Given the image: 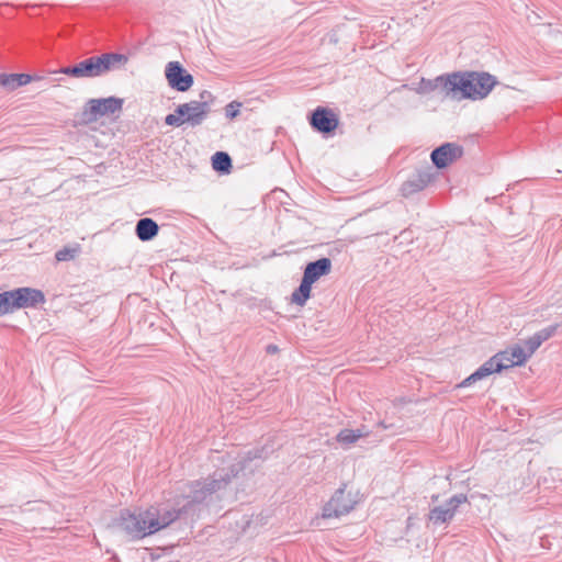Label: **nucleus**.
Instances as JSON below:
<instances>
[{
	"label": "nucleus",
	"instance_id": "f257e3e1",
	"mask_svg": "<svg viewBox=\"0 0 562 562\" xmlns=\"http://www.w3.org/2000/svg\"><path fill=\"white\" fill-rule=\"evenodd\" d=\"M237 474L236 471H218L210 477L188 484L189 491L183 494L187 499L179 508L168 506H150L145 510H122L115 525L132 539H143L167 528L181 515L194 510V506L204 503L213 494L224 490Z\"/></svg>",
	"mask_w": 562,
	"mask_h": 562
},
{
	"label": "nucleus",
	"instance_id": "f03ea898",
	"mask_svg": "<svg viewBox=\"0 0 562 562\" xmlns=\"http://www.w3.org/2000/svg\"><path fill=\"white\" fill-rule=\"evenodd\" d=\"M496 82L495 77L487 72H453L438 76L429 81V87L453 99L480 100L492 91Z\"/></svg>",
	"mask_w": 562,
	"mask_h": 562
},
{
	"label": "nucleus",
	"instance_id": "7ed1b4c3",
	"mask_svg": "<svg viewBox=\"0 0 562 562\" xmlns=\"http://www.w3.org/2000/svg\"><path fill=\"white\" fill-rule=\"evenodd\" d=\"M127 61L128 57L124 54L104 53L83 59L74 66L63 67L59 72L74 78H95L123 68Z\"/></svg>",
	"mask_w": 562,
	"mask_h": 562
},
{
	"label": "nucleus",
	"instance_id": "20e7f679",
	"mask_svg": "<svg viewBox=\"0 0 562 562\" xmlns=\"http://www.w3.org/2000/svg\"><path fill=\"white\" fill-rule=\"evenodd\" d=\"M527 359L528 355H525V349L516 345L504 351H499L490 358L476 371L464 379L458 386L465 387L479 380L491 375L492 373L501 372L504 369H508L515 366H521L527 361Z\"/></svg>",
	"mask_w": 562,
	"mask_h": 562
},
{
	"label": "nucleus",
	"instance_id": "39448f33",
	"mask_svg": "<svg viewBox=\"0 0 562 562\" xmlns=\"http://www.w3.org/2000/svg\"><path fill=\"white\" fill-rule=\"evenodd\" d=\"M123 108V99L116 97L90 99L82 111L87 122H94L99 117L120 112Z\"/></svg>",
	"mask_w": 562,
	"mask_h": 562
},
{
	"label": "nucleus",
	"instance_id": "423d86ee",
	"mask_svg": "<svg viewBox=\"0 0 562 562\" xmlns=\"http://www.w3.org/2000/svg\"><path fill=\"white\" fill-rule=\"evenodd\" d=\"M468 503V496L465 494H456L450 497L445 504L435 506L428 513V522L434 526H441L450 522L460 505Z\"/></svg>",
	"mask_w": 562,
	"mask_h": 562
},
{
	"label": "nucleus",
	"instance_id": "0eeeda50",
	"mask_svg": "<svg viewBox=\"0 0 562 562\" xmlns=\"http://www.w3.org/2000/svg\"><path fill=\"white\" fill-rule=\"evenodd\" d=\"M165 76L168 85L179 92L188 91L194 82L193 76L179 61H169L166 65Z\"/></svg>",
	"mask_w": 562,
	"mask_h": 562
},
{
	"label": "nucleus",
	"instance_id": "6e6552de",
	"mask_svg": "<svg viewBox=\"0 0 562 562\" xmlns=\"http://www.w3.org/2000/svg\"><path fill=\"white\" fill-rule=\"evenodd\" d=\"M310 124L315 131L323 134H329L337 128L339 120L333 110L317 106L312 112Z\"/></svg>",
	"mask_w": 562,
	"mask_h": 562
},
{
	"label": "nucleus",
	"instance_id": "1a4fd4ad",
	"mask_svg": "<svg viewBox=\"0 0 562 562\" xmlns=\"http://www.w3.org/2000/svg\"><path fill=\"white\" fill-rule=\"evenodd\" d=\"M355 503L345 495V486L339 487L323 508V517L331 518L348 514L353 509Z\"/></svg>",
	"mask_w": 562,
	"mask_h": 562
},
{
	"label": "nucleus",
	"instance_id": "9d476101",
	"mask_svg": "<svg viewBox=\"0 0 562 562\" xmlns=\"http://www.w3.org/2000/svg\"><path fill=\"white\" fill-rule=\"evenodd\" d=\"M176 112L184 114L186 122L191 126H198L203 123L210 112L207 102L190 101L179 104Z\"/></svg>",
	"mask_w": 562,
	"mask_h": 562
},
{
	"label": "nucleus",
	"instance_id": "9b49d317",
	"mask_svg": "<svg viewBox=\"0 0 562 562\" xmlns=\"http://www.w3.org/2000/svg\"><path fill=\"white\" fill-rule=\"evenodd\" d=\"M463 155V147L456 143H445L432 150L430 157L432 164L442 169L461 158Z\"/></svg>",
	"mask_w": 562,
	"mask_h": 562
},
{
	"label": "nucleus",
	"instance_id": "f8f14e48",
	"mask_svg": "<svg viewBox=\"0 0 562 562\" xmlns=\"http://www.w3.org/2000/svg\"><path fill=\"white\" fill-rule=\"evenodd\" d=\"M12 293L13 308L35 307L40 303H44L45 296L41 290L32 288H19L10 291Z\"/></svg>",
	"mask_w": 562,
	"mask_h": 562
},
{
	"label": "nucleus",
	"instance_id": "ddd939ff",
	"mask_svg": "<svg viewBox=\"0 0 562 562\" xmlns=\"http://www.w3.org/2000/svg\"><path fill=\"white\" fill-rule=\"evenodd\" d=\"M432 179L434 176L429 170L417 171V173L402 184V194L404 196H411L428 187Z\"/></svg>",
	"mask_w": 562,
	"mask_h": 562
},
{
	"label": "nucleus",
	"instance_id": "4468645a",
	"mask_svg": "<svg viewBox=\"0 0 562 562\" xmlns=\"http://www.w3.org/2000/svg\"><path fill=\"white\" fill-rule=\"evenodd\" d=\"M331 271V260L329 258H321L308 262L304 269L303 279L311 284L315 283L323 276L329 274Z\"/></svg>",
	"mask_w": 562,
	"mask_h": 562
},
{
	"label": "nucleus",
	"instance_id": "2eb2a0df",
	"mask_svg": "<svg viewBox=\"0 0 562 562\" xmlns=\"http://www.w3.org/2000/svg\"><path fill=\"white\" fill-rule=\"evenodd\" d=\"M159 232L158 224L149 217L138 220L135 227L136 236L142 241H149L154 239Z\"/></svg>",
	"mask_w": 562,
	"mask_h": 562
},
{
	"label": "nucleus",
	"instance_id": "dca6fc26",
	"mask_svg": "<svg viewBox=\"0 0 562 562\" xmlns=\"http://www.w3.org/2000/svg\"><path fill=\"white\" fill-rule=\"evenodd\" d=\"M32 77L27 74H0V87L7 91H13L22 86L30 83Z\"/></svg>",
	"mask_w": 562,
	"mask_h": 562
},
{
	"label": "nucleus",
	"instance_id": "f3484780",
	"mask_svg": "<svg viewBox=\"0 0 562 562\" xmlns=\"http://www.w3.org/2000/svg\"><path fill=\"white\" fill-rule=\"evenodd\" d=\"M312 285L313 284L302 278L300 286L295 289L291 295L292 303L304 306L311 296Z\"/></svg>",
	"mask_w": 562,
	"mask_h": 562
},
{
	"label": "nucleus",
	"instance_id": "a211bd4d",
	"mask_svg": "<svg viewBox=\"0 0 562 562\" xmlns=\"http://www.w3.org/2000/svg\"><path fill=\"white\" fill-rule=\"evenodd\" d=\"M212 167L215 171L227 173L232 168L231 156L225 151H216L212 156Z\"/></svg>",
	"mask_w": 562,
	"mask_h": 562
},
{
	"label": "nucleus",
	"instance_id": "6ab92c4d",
	"mask_svg": "<svg viewBox=\"0 0 562 562\" xmlns=\"http://www.w3.org/2000/svg\"><path fill=\"white\" fill-rule=\"evenodd\" d=\"M364 435L366 434L360 429H342L338 432L336 438L337 441L342 445H351Z\"/></svg>",
	"mask_w": 562,
	"mask_h": 562
},
{
	"label": "nucleus",
	"instance_id": "aec40b11",
	"mask_svg": "<svg viewBox=\"0 0 562 562\" xmlns=\"http://www.w3.org/2000/svg\"><path fill=\"white\" fill-rule=\"evenodd\" d=\"M11 300L12 293L10 291L0 293V316L14 311Z\"/></svg>",
	"mask_w": 562,
	"mask_h": 562
},
{
	"label": "nucleus",
	"instance_id": "412c9836",
	"mask_svg": "<svg viewBox=\"0 0 562 562\" xmlns=\"http://www.w3.org/2000/svg\"><path fill=\"white\" fill-rule=\"evenodd\" d=\"M76 255H77L76 248L64 247V248L59 249L58 251H56L55 258L57 261H68V260L74 259L76 257Z\"/></svg>",
	"mask_w": 562,
	"mask_h": 562
},
{
	"label": "nucleus",
	"instance_id": "4be33fe9",
	"mask_svg": "<svg viewBox=\"0 0 562 562\" xmlns=\"http://www.w3.org/2000/svg\"><path fill=\"white\" fill-rule=\"evenodd\" d=\"M524 344L525 355H528V358L542 345L535 335L526 339Z\"/></svg>",
	"mask_w": 562,
	"mask_h": 562
},
{
	"label": "nucleus",
	"instance_id": "5701e85b",
	"mask_svg": "<svg viewBox=\"0 0 562 562\" xmlns=\"http://www.w3.org/2000/svg\"><path fill=\"white\" fill-rule=\"evenodd\" d=\"M557 329H558V325H551V326H548V327L535 333L533 335L542 344L546 340H548L549 338H551L555 334Z\"/></svg>",
	"mask_w": 562,
	"mask_h": 562
},
{
	"label": "nucleus",
	"instance_id": "b1692460",
	"mask_svg": "<svg viewBox=\"0 0 562 562\" xmlns=\"http://www.w3.org/2000/svg\"><path fill=\"white\" fill-rule=\"evenodd\" d=\"M241 103L238 101H232L225 106V116L229 120H234L240 112Z\"/></svg>",
	"mask_w": 562,
	"mask_h": 562
},
{
	"label": "nucleus",
	"instance_id": "393cba45",
	"mask_svg": "<svg viewBox=\"0 0 562 562\" xmlns=\"http://www.w3.org/2000/svg\"><path fill=\"white\" fill-rule=\"evenodd\" d=\"M165 123L170 126H181L187 123L184 119V114H179L175 111V113L168 114L165 119Z\"/></svg>",
	"mask_w": 562,
	"mask_h": 562
},
{
	"label": "nucleus",
	"instance_id": "a878e982",
	"mask_svg": "<svg viewBox=\"0 0 562 562\" xmlns=\"http://www.w3.org/2000/svg\"><path fill=\"white\" fill-rule=\"evenodd\" d=\"M267 351H268L269 353H274V352H277V351H278V347H277V346H274V345H269V346L267 347Z\"/></svg>",
	"mask_w": 562,
	"mask_h": 562
},
{
	"label": "nucleus",
	"instance_id": "bb28decb",
	"mask_svg": "<svg viewBox=\"0 0 562 562\" xmlns=\"http://www.w3.org/2000/svg\"><path fill=\"white\" fill-rule=\"evenodd\" d=\"M431 501H432V502H437V501H438V495H432V496H431Z\"/></svg>",
	"mask_w": 562,
	"mask_h": 562
}]
</instances>
